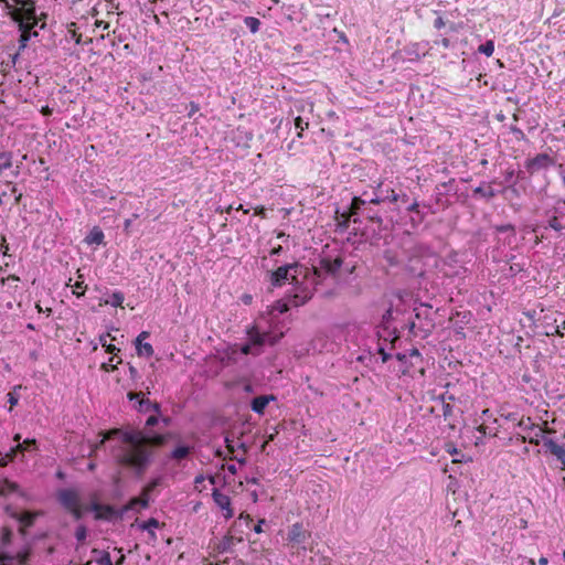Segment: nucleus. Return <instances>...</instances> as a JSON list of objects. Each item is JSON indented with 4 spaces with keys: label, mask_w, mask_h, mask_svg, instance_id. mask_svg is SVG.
<instances>
[{
    "label": "nucleus",
    "mask_w": 565,
    "mask_h": 565,
    "mask_svg": "<svg viewBox=\"0 0 565 565\" xmlns=\"http://www.w3.org/2000/svg\"><path fill=\"white\" fill-rule=\"evenodd\" d=\"M501 417H503L508 422L518 420V415L515 413H509V414L501 413Z\"/></svg>",
    "instance_id": "obj_51"
},
{
    "label": "nucleus",
    "mask_w": 565,
    "mask_h": 565,
    "mask_svg": "<svg viewBox=\"0 0 565 565\" xmlns=\"http://www.w3.org/2000/svg\"><path fill=\"white\" fill-rule=\"evenodd\" d=\"M19 486L8 479L0 480V495H4L7 492H17Z\"/></svg>",
    "instance_id": "obj_21"
},
{
    "label": "nucleus",
    "mask_w": 565,
    "mask_h": 565,
    "mask_svg": "<svg viewBox=\"0 0 565 565\" xmlns=\"http://www.w3.org/2000/svg\"><path fill=\"white\" fill-rule=\"evenodd\" d=\"M379 354L382 356V362L385 363L391 359V354L385 351L383 347H379L377 349Z\"/></svg>",
    "instance_id": "obj_46"
},
{
    "label": "nucleus",
    "mask_w": 565,
    "mask_h": 565,
    "mask_svg": "<svg viewBox=\"0 0 565 565\" xmlns=\"http://www.w3.org/2000/svg\"><path fill=\"white\" fill-rule=\"evenodd\" d=\"M160 523L157 519L154 518H150L148 521L141 523L139 525V527L142 530V531H148L150 536L152 539H156V533L151 530V529H157L159 527Z\"/></svg>",
    "instance_id": "obj_22"
},
{
    "label": "nucleus",
    "mask_w": 565,
    "mask_h": 565,
    "mask_svg": "<svg viewBox=\"0 0 565 565\" xmlns=\"http://www.w3.org/2000/svg\"><path fill=\"white\" fill-rule=\"evenodd\" d=\"M364 204H365V200H362L360 196H354L352 199L348 214L351 216L356 215L359 210L361 209V206Z\"/></svg>",
    "instance_id": "obj_25"
},
{
    "label": "nucleus",
    "mask_w": 565,
    "mask_h": 565,
    "mask_svg": "<svg viewBox=\"0 0 565 565\" xmlns=\"http://www.w3.org/2000/svg\"><path fill=\"white\" fill-rule=\"evenodd\" d=\"M473 193L475 194H480L481 196L483 198H487V199H492L495 196V191L492 189V188H482V186H477L475 190H473Z\"/></svg>",
    "instance_id": "obj_28"
},
{
    "label": "nucleus",
    "mask_w": 565,
    "mask_h": 565,
    "mask_svg": "<svg viewBox=\"0 0 565 565\" xmlns=\"http://www.w3.org/2000/svg\"><path fill=\"white\" fill-rule=\"evenodd\" d=\"M87 536V529L85 525H79L76 529L75 537L78 542H83Z\"/></svg>",
    "instance_id": "obj_35"
},
{
    "label": "nucleus",
    "mask_w": 565,
    "mask_h": 565,
    "mask_svg": "<svg viewBox=\"0 0 565 565\" xmlns=\"http://www.w3.org/2000/svg\"><path fill=\"white\" fill-rule=\"evenodd\" d=\"M11 539H12V532L10 529H3V534H2V544L3 545H8L10 544L11 542Z\"/></svg>",
    "instance_id": "obj_43"
},
{
    "label": "nucleus",
    "mask_w": 565,
    "mask_h": 565,
    "mask_svg": "<svg viewBox=\"0 0 565 565\" xmlns=\"http://www.w3.org/2000/svg\"><path fill=\"white\" fill-rule=\"evenodd\" d=\"M122 301H124L122 292L115 291L111 295L110 300H106L105 303H110L113 307H118V306H121Z\"/></svg>",
    "instance_id": "obj_29"
},
{
    "label": "nucleus",
    "mask_w": 565,
    "mask_h": 565,
    "mask_svg": "<svg viewBox=\"0 0 565 565\" xmlns=\"http://www.w3.org/2000/svg\"><path fill=\"white\" fill-rule=\"evenodd\" d=\"M131 222H132V218H127V220L125 221V223H124V231H125L126 233H128V232H129V227H130V225H131Z\"/></svg>",
    "instance_id": "obj_61"
},
{
    "label": "nucleus",
    "mask_w": 565,
    "mask_h": 565,
    "mask_svg": "<svg viewBox=\"0 0 565 565\" xmlns=\"http://www.w3.org/2000/svg\"><path fill=\"white\" fill-rule=\"evenodd\" d=\"M309 536L310 533L305 531L300 523L292 524L288 533V540L297 544L305 543Z\"/></svg>",
    "instance_id": "obj_9"
},
{
    "label": "nucleus",
    "mask_w": 565,
    "mask_h": 565,
    "mask_svg": "<svg viewBox=\"0 0 565 565\" xmlns=\"http://www.w3.org/2000/svg\"><path fill=\"white\" fill-rule=\"evenodd\" d=\"M138 411L141 413H148L150 411L159 414L160 413V404L152 403L148 398H141L138 401Z\"/></svg>",
    "instance_id": "obj_16"
},
{
    "label": "nucleus",
    "mask_w": 565,
    "mask_h": 565,
    "mask_svg": "<svg viewBox=\"0 0 565 565\" xmlns=\"http://www.w3.org/2000/svg\"><path fill=\"white\" fill-rule=\"evenodd\" d=\"M191 451V448L188 446H179L177 447L170 455L171 458L181 460L185 458Z\"/></svg>",
    "instance_id": "obj_24"
},
{
    "label": "nucleus",
    "mask_w": 565,
    "mask_h": 565,
    "mask_svg": "<svg viewBox=\"0 0 565 565\" xmlns=\"http://www.w3.org/2000/svg\"><path fill=\"white\" fill-rule=\"evenodd\" d=\"M89 510L96 512L95 519H103V514L100 513L103 510V504L94 501L90 503Z\"/></svg>",
    "instance_id": "obj_37"
},
{
    "label": "nucleus",
    "mask_w": 565,
    "mask_h": 565,
    "mask_svg": "<svg viewBox=\"0 0 565 565\" xmlns=\"http://www.w3.org/2000/svg\"><path fill=\"white\" fill-rule=\"evenodd\" d=\"M434 26H435L436 29H441V28H444V26H445V21L443 20V18H441V17H438V18L435 20V22H434Z\"/></svg>",
    "instance_id": "obj_54"
},
{
    "label": "nucleus",
    "mask_w": 565,
    "mask_h": 565,
    "mask_svg": "<svg viewBox=\"0 0 565 565\" xmlns=\"http://www.w3.org/2000/svg\"><path fill=\"white\" fill-rule=\"evenodd\" d=\"M320 264H321V267L328 274L335 275L340 270V268L343 264V260L341 257H337L334 259L323 258Z\"/></svg>",
    "instance_id": "obj_15"
},
{
    "label": "nucleus",
    "mask_w": 565,
    "mask_h": 565,
    "mask_svg": "<svg viewBox=\"0 0 565 565\" xmlns=\"http://www.w3.org/2000/svg\"><path fill=\"white\" fill-rule=\"evenodd\" d=\"M102 511H104L103 519H106V520H109L113 516L122 518L124 513L126 512V511H124V508L121 509V511H117L111 505H103Z\"/></svg>",
    "instance_id": "obj_23"
},
{
    "label": "nucleus",
    "mask_w": 565,
    "mask_h": 565,
    "mask_svg": "<svg viewBox=\"0 0 565 565\" xmlns=\"http://www.w3.org/2000/svg\"><path fill=\"white\" fill-rule=\"evenodd\" d=\"M136 505H140L141 508H148L149 495H143L142 492L141 497L131 499L129 504L124 507V511H129L130 509H134Z\"/></svg>",
    "instance_id": "obj_18"
},
{
    "label": "nucleus",
    "mask_w": 565,
    "mask_h": 565,
    "mask_svg": "<svg viewBox=\"0 0 565 565\" xmlns=\"http://www.w3.org/2000/svg\"><path fill=\"white\" fill-rule=\"evenodd\" d=\"M289 309L288 305L282 301H277L271 309V313L277 311L278 313H285Z\"/></svg>",
    "instance_id": "obj_36"
},
{
    "label": "nucleus",
    "mask_w": 565,
    "mask_h": 565,
    "mask_svg": "<svg viewBox=\"0 0 565 565\" xmlns=\"http://www.w3.org/2000/svg\"><path fill=\"white\" fill-rule=\"evenodd\" d=\"M524 315L527 317V319L533 323V326L536 328L537 324V317L540 316V312L536 310H531L527 312H524Z\"/></svg>",
    "instance_id": "obj_42"
},
{
    "label": "nucleus",
    "mask_w": 565,
    "mask_h": 565,
    "mask_svg": "<svg viewBox=\"0 0 565 565\" xmlns=\"http://www.w3.org/2000/svg\"><path fill=\"white\" fill-rule=\"evenodd\" d=\"M282 338V334H279L278 338L276 337H269L267 334V338H266V342H269L271 345L276 344L278 342L279 339Z\"/></svg>",
    "instance_id": "obj_55"
},
{
    "label": "nucleus",
    "mask_w": 565,
    "mask_h": 565,
    "mask_svg": "<svg viewBox=\"0 0 565 565\" xmlns=\"http://www.w3.org/2000/svg\"><path fill=\"white\" fill-rule=\"evenodd\" d=\"M553 164L554 160L547 153H539L534 158L529 159L525 167L530 173H534Z\"/></svg>",
    "instance_id": "obj_6"
},
{
    "label": "nucleus",
    "mask_w": 565,
    "mask_h": 565,
    "mask_svg": "<svg viewBox=\"0 0 565 565\" xmlns=\"http://www.w3.org/2000/svg\"><path fill=\"white\" fill-rule=\"evenodd\" d=\"M274 399H275L274 395H260V396L255 397L252 401L250 407H252L253 412L260 415L264 413L268 403Z\"/></svg>",
    "instance_id": "obj_13"
},
{
    "label": "nucleus",
    "mask_w": 565,
    "mask_h": 565,
    "mask_svg": "<svg viewBox=\"0 0 565 565\" xmlns=\"http://www.w3.org/2000/svg\"><path fill=\"white\" fill-rule=\"evenodd\" d=\"M19 8H13L10 3L6 7L10 10L9 15L19 24L21 31L19 39V52L26 47L31 36H36L38 32H32L33 28L39 24V19L35 12L34 0H12Z\"/></svg>",
    "instance_id": "obj_2"
},
{
    "label": "nucleus",
    "mask_w": 565,
    "mask_h": 565,
    "mask_svg": "<svg viewBox=\"0 0 565 565\" xmlns=\"http://www.w3.org/2000/svg\"><path fill=\"white\" fill-rule=\"evenodd\" d=\"M305 271L306 269L297 263L284 265L270 273V282L275 287H279L288 280L297 285L299 284L298 277L302 274L306 275Z\"/></svg>",
    "instance_id": "obj_4"
},
{
    "label": "nucleus",
    "mask_w": 565,
    "mask_h": 565,
    "mask_svg": "<svg viewBox=\"0 0 565 565\" xmlns=\"http://www.w3.org/2000/svg\"><path fill=\"white\" fill-rule=\"evenodd\" d=\"M242 300L244 303L249 305L253 300V297L248 294L243 295Z\"/></svg>",
    "instance_id": "obj_60"
},
{
    "label": "nucleus",
    "mask_w": 565,
    "mask_h": 565,
    "mask_svg": "<svg viewBox=\"0 0 565 565\" xmlns=\"http://www.w3.org/2000/svg\"><path fill=\"white\" fill-rule=\"evenodd\" d=\"M311 298L310 291H307L305 295L296 294L295 295V305H303Z\"/></svg>",
    "instance_id": "obj_34"
},
{
    "label": "nucleus",
    "mask_w": 565,
    "mask_h": 565,
    "mask_svg": "<svg viewBox=\"0 0 565 565\" xmlns=\"http://www.w3.org/2000/svg\"><path fill=\"white\" fill-rule=\"evenodd\" d=\"M351 215H349L348 213H343L342 214V220L338 223V227L341 230V231H345L348 227H349V223L351 221Z\"/></svg>",
    "instance_id": "obj_38"
},
{
    "label": "nucleus",
    "mask_w": 565,
    "mask_h": 565,
    "mask_svg": "<svg viewBox=\"0 0 565 565\" xmlns=\"http://www.w3.org/2000/svg\"><path fill=\"white\" fill-rule=\"evenodd\" d=\"M135 345H136L137 354L140 356L149 358L153 354V349L150 343H147V342L142 343L139 340H135Z\"/></svg>",
    "instance_id": "obj_19"
},
{
    "label": "nucleus",
    "mask_w": 565,
    "mask_h": 565,
    "mask_svg": "<svg viewBox=\"0 0 565 565\" xmlns=\"http://www.w3.org/2000/svg\"><path fill=\"white\" fill-rule=\"evenodd\" d=\"M548 226L555 231H562L565 228V226H563L558 218L556 216H553L550 221H548Z\"/></svg>",
    "instance_id": "obj_41"
},
{
    "label": "nucleus",
    "mask_w": 565,
    "mask_h": 565,
    "mask_svg": "<svg viewBox=\"0 0 565 565\" xmlns=\"http://www.w3.org/2000/svg\"><path fill=\"white\" fill-rule=\"evenodd\" d=\"M120 436L126 445L119 448L116 456L117 462L131 469L136 477L140 478L153 462L154 450L167 443V436L154 434L138 428H113L105 433L100 445L105 440Z\"/></svg>",
    "instance_id": "obj_1"
},
{
    "label": "nucleus",
    "mask_w": 565,
    "mask_h": 565,
    "mask_svg": "<svg viewBox=\"0 0 565 565\" xmlns=\"http://www.w3.org/2000/svg\"><path fill=\"white\" fill-rule=\"evenodd\" d=\"M212 497L216 505L225 511V519H231L234 515L233 509L231 508V499L228 495L222 493L220 490L214 489L212 492Z\"/></svg>",
    "instance_id": "obj_8"
},
{
    "label": "nucleus",
    "mask_w": 565,
    "mask_h": 565,
    "mask_svg": "<svg viewBox=\"0 0 565 565\" xmlns=\"http://www.w3.org/2000/svg\"><path fill=\"white\" fill-rule=\"evenodd\" d=\"M97 563L99 565H113L109 553L103 552L102 556L99 558H97Z\"/></svg>",
    "instance_id": "obj_40"
},
{
    "label": "nucleus",
    "mask_w": 565,
    "mask_h": 565,
    "mask_svg": "<svg viewBox=\"0 0 565 565\" xmlns=\"http://www.w3.org/2000/svg\"><path fill=\"white\" fill-rule=\"evenodd\" d=\"M282 338V334H279L278 338L276 337H269L267 334V338H266V342H269L271 345L276 344L278 342L279 339Z\"/></svg>",
    "instance_id": "obj_56"
},
{
    "label": "nucleus",
    "mask_w": 565,
    "mask_h": 565,
    "mask_svg": "<svg viewBox=\"0 0 565 565\" xmlns=\"http://www.w3.org/2000/svg\"><path fill=\"white\" fill-rule=\"evenodd\" d=\"M20 278L15 275H10L7 278L1 279V284L9 289H17Z\"/></svg>",
    "instance_id": "obj_27"
},
{
    "label": "nucleus",
    "mask_w": 565,
    "mask_h": 565,
    "mask_svg": "<svg viewBox=\"0 0 565 565\" xmlns=\"http://www.w3.org/2000/svg\"><path fill=\"white\" fill-rule=\"evenodd\" d=\"M235 540H237L238 542H242V537L235 539V537L228 536V535L224 536L223 540L217 545V551L220 553L231 552L232 545Z\"/></svg>",
    "instance_id": "obj_20"
},
{
    "label": "nucleus",
    "mask_w": 565,
    "mask_h": 565,
    "mask_svg": "<svg viewBox=\"0 0 565 565\" xmlns=\"http://www.w3.org/2000/svg\"><path fill=\"white\" fill-rule=\"evenodd\" d=\"M104 239V233L99 227H94L85 238L87 244H102Z\"/></svg>",
    "instance_id": "obj_17"
},
{
    "label": "nucleus",
    "mask_w": 565,
    "mask_h": 565,
    "mask_svg": "<svg viewBox=\"0 0 565 565\" xmlns=\"http://www.w3.org/2000/svg\"><path fill=\"white\" fill-rule=\"evenodd\" d=\"M161 478L158 477L156 479H153L150 483H148L145 488H143V495H149L158 486L161 484Z\"/></svg>",
    "instance_id": "obj_32"
},
{
    "label": "nucleus",
    "mask_w": 565,
    "mask_h": 565,
    "mask_svg": "<svg viewBox=\"0 0 565 565\" xmlns=\"http://www.w3.org/2000/svg\"><path fill=\"white\" fill-rule=\"evenodd\" d=\"M543 446L546 448L547 451L555 456L565 467V449L563 446L556 444L551 438H543Z\"/></svg>",
    "instance_id": "obj_10"
},
{
    "label": "nucleus",
    "mask_w": 565,
    "mask_h": 565,
    "mask_svg": "<svg viewBox=\"0 0 565 565\" xmlns=\"http://www.w3.org/2000/svg\"><path fill=\"white\" fill-rule=\"evenodd\" d=\"M57 500L66 510H71L74 507L79 505V497L77 492L72 489L60 490L57 493Z\"/></svg>",
    "instance_id": "obj_7"
},
{
    "label": "nucleus",
    "mask_w": 565,
    "mask_h": 565,
    "mask_svg": "<svg viewBox=\"0 0 565 565\" xmlns=\"http://www.w3.org/2000/svg\"><path fill=\"white\" fill-rule=\"evenodd\" d=\"M382 184H379L377 192L380 194H376L374 198L370 200V203L372 204H380L386 200L390 202H397L399 200V195L395 193L394 190H386L385 193L382 191Z\"/></svg>",
    "instance_id": "obj_12"
},
{
    "label": "nucleus",
    "mask_w": 565,
    "mask_h": 565,
    "mask_svg": "<svg viewBox=\"0 0 565 565\" xmlns=\"http://www.w3.org/2000/svg\"><path fill=\"white\" fill-rule=\"evenodd\" d=\"M14 559V556L12 555H9V554H0V565H9L7 564L8 562L9 563H12Z\"/></svg>",
    "instance_id": "obj_44"
},
{
    "label": "nucleus",
    "mask_w": 565,
    "mask_h": 565,
    "mask_svg": "<svg viewBox=\"0 0 565 565\" xmlns=\"http://www.w3.org/2000/svg\"><path fill=\"white\" fill-rule=\"evenodd\" d=\"M7 512L10 514L11 518L18 520L20 523H22L25 526H31L34 523L35 514L26 511L23 513H18L15 511H11L10 507H7Z\"/></svg>",
    "instance_id": "obj_14"
},
{
    "label": "nucleus",
    "mask_w": 565,
    "mask_h": 565,
    "mask_svg": "<svg viewBox=\"0 0 565 565\" xmlns=\"http://www.w3.org/2000/svg\"><path fill=\"white\" fill-rule=\"evenodd\" d=\"M225 443H226V447L228 449L230 452H234V446L232 445V441L230 440L228 437L225 438Z\"/></svg>",
    "instance_id": "obj_62"
},
{
    "label": "nucleus",
    "mask_w": 565,
    "mask_h": 565,
    "mask_svg": "<svg viewBox=\"0 0 565 565\" xmlns=\"http://www.w3.org/2000/svg\"><path fill=\"white\" fill-rule=\"evenodd\" d=\"M199 109H200L199 105L194 102H191L190 103V111L188 114V117L192 118L194 116V114L199 111Z\"/></svg>",
    "instance_id": "obj_47"
},
{
    "label": "nucleus",
    "mask_w": 565,
    "mask_h": 565,
    "mask_svg": "<svg viewBox=\"0 0 565 565\" xmlns=\"http://www.w3.org/2000/svg\"><path fill=\"white\" fill-rule=\"evenodd\" d=\"M249 342L243 344L239 349L237 345L231 348V351L226 354V358L222 360L226 362V364L235 363L237 360V354H253L259 355L262 353V348L266 343L267 333H260L256 329H252L248 332Z\"/></svg>",
    "instance_id": "obj_3"
},
{
    "label": "nucleus",
    "mask_w": 565,
    "mask_h": 565,
    "mask_svg": "<svg viewBox=\"0 0 565 565\" xmlns=\"http://www.w3.org/2000/svg\"><path fill=\"white\" fill-rule=\"evenodd\" d=\"M407 210H408L409 212L419 213V211H418V203H417V202L412 203V204L407 207Z\"/></svg>",
    "instance_id": "obj_59"
},
{
    "label": "nucleus",
    "mask_w": 565,
    "mask_h": 565,
    "mask_svg": "<svg viewBox=\"0 0 565 565\" xmlns=\"http://www.w3.org/2000/svg\"><path fill=\"white\" fill-rule=\"evenodd\" d=\"M244 22L252 33H256L259 30L260 21L257 18L246 17Z\"/></svg>",
    "instance_id": "obj_26"
},
{
    "label": "nucleus",
    "mask_w": 565,
    "mask_h": 565,
    "mask_svg": "<svg viewBox=\"0 0 565 565\" xmlns=\"http://www.w3.org/2000/svg\"><path fill=\"white\" fill-rule=\"evenodd\" d=\"M13 439L18 444H17L15 447H12L10 449V451L6 455L9 458V460H12L18 452L22 454L25 449H29L31 446H35L36 445V440L35 439H29V438L25 439L21 444L20 443V439H21V435L20 434H17Z\"/></svg>",
    "instance_id": "obj_11"
},
{
    "label": "nucleus",
    "mask_w": 565,
    "mask_h": 565,
    "mask_svg": "<svg viewBox=\"0 0 565 565\" xmlns=\"http://www.w3.org/2000/svg\"><path fill=\"white\" fill-rule=\"evenodd\" d=\"M265 522V520H260L255 526H254V532L255 533H262L263 532V523Z\"/></svg>",
    "instance_id": "obj_58"
},
{
    "label": "nucleus",
    "mask_w": 565,
    "mask_h": 565,
    "mask_svg": "<svg viewBox=\"0 0 565 565\" xmlns=\"http://www.w3.org/2000/svg\"><path fill=\"white\" fill-rule=\"evenodd\" d=\"M22 386H14L13 391L8 394V403L10 404V409L15 406L19 402V396L15 394L17 390H20Z\"/></svg>",
    "instance_id": "obj_33"
},
{
    "label": "nucleus",
    "mask_w": 565,
    "mask_h": 565,
    "mask_svg": "<svg viewBox=\"0 0 565 565\" xmlns=\"http://www.w3.org/2000/svg\"><path fill=\"white\" fill-rule=\"evenodd\" d=\"M149 337V332L148 331H142L137 338L136 340H139L142 342L143 339L148 338Z\"/></svg>",
    "instance_id": "obj_63"
},
{
    "label": "nucleus",
    "mask_w": 565,
    "mask_h": 565,
    "mask_svg": "<svg viewBox=\"0 0 565 565\" xmlns=\"http://www.w3.org/2000/svg\"><path fill=\"white\" fill-rule=\"evenodd\" d=\"M556 312H545L544 309L540 310V316L537 317L536 328L540 329L541 333L544 335H554L557 334L559 337H564V332L561 331V327L557 323L558 320L554 317Z\"/></svg>",
    "instance_id": "obj_5"
},
{
    "label": "nucleus",
    "mask_w": 565,
    "mask_h": 565,
    "mask_svg": "<svg viewBox=\"0 0 565 565\" xmlns=\"http://www.w3.org/2000/svg\"><path fill=\"white\" fill-rule=\"evenodd\" d=\"M495 228L500 233L508 232V231L514 232V226L511 224L499 225Z\"/></svg>",
    "instance_id": "obj_48"
},
{
    "label": "nucleus",
    "mask_w": 565,
    "mask_h": 565,
    "mask_svg": "<svg viewBox=\"0 0 565 565\" xmlns=\"http://www.w3.org/2000/svg\"><path fill=\"white\" fill-rule=\"evenodd\" d=\"M73 514V516L75 518V520H81L84 515L82 509L79 508V505H76L74 507L73 509L70 510Z\"/></svg>",
    "instance_id": "obj_45"
},
{
    "label": "nucleus",
    "mask_w": 565,
    "mask_h": 565,
    "mask_svg": "<svg viewBox=\"0 0 565 565\" xmlns=\"http://www.w3.org/2000/svg\"><path fill=\"white\" fill-rule=\"evenodd\" d=\"M370 220L376 222L377 224H382L383 220L379 215H370Z\"/></svg>",
    "instance_id": "obj_64"
},
{
    "label": "nucleus",
    "mask_w": 565,
    "mask_h": 565,
    "mask_svg": "<svg viewBox=\"0 0 565 565\" xmlns=\"http://www.w3.org/2000/svg\"><path fill=\"white\" fill-rule=\"evenodd\" d=\"M141 395H142V392H138V393L129 392L127 396L130 401H134V399H138Z\"/></svg>",
    "instance_id": "obj_57"
},
{
    "label": "nucleus",
    "mask_w": 565,
    "mask_h": 565,
    "mask_svg": "<svg viewBox=\"0 0 565 565\" xmlns=\"http://www.w3.org/2000/svg\"><path fill=\"white\" fill-rule=\"evenodd\" d=\"M295 126H296V128H298V129H300V130L302 131V130L305 129V127H307V126H308V124H307V122H303V119H302L301 117H299V116H298V117L295 119Z\"/></svg>",
    "instance_id": "obj_49"
},
{
    "label": "nucleus",
    "mask_w": 565,
    "mask_h": 565,
    "mask_svg": "<svg viewBox=\"0 0 565 565\" xmlns=\"http://www.w3.org/2000/svg\"><path fill=\"white\" fill-rule=\"evenodd\" d=\"M159 423V418L157 416H150L146 420V427H153Z\"/></svg>",
    "instance_id": "obj_50"
},
{
    "label": "nucleus",
    "mask_w": 565,
    "mask_h": 565,
    "mask_svg": "<svg viewBox=\"0 0 565 565\" xmlns=\"http://www.w3.org/2000/svg\"><path fill=\"white\" fill-rule=\"evenodd\" d=\"M480 53H483L487 56H491L494 51V44L493 41H487L486 43L481 44L478 49Z\"/></svg>",
    "instance_id": "obj_30"
},
{
    "label": "nucleus",
    "mask_w": 565,
    "mask_h": 565,
    "mask_svg": "<svg viewBox=\"0 0 565 565\" xmlns=\"http://www.w3.org/2000/svg\"><path fill=\"white\" fill-rule=\"evenodd\" d=\"M11 167V154L8 152H0V172Z\"/></svg>",
    "instance_id": "obj_31"
},
{
    "label": "nucleus",
    "mask_w": 565,
    "mask_h": 565,
    "mask_svg": "<svg viewBox=\"0 0 565 565\" xmlns=\"http://www.w3.org/2000/svg\"><path fill=\"white\" fill-rule=\"evenodd\" d=\"M17 556L21 564H26V562L29 561V557H30V553L29 552L19 553Z\"/></svg>",
    "instance_id": "obj_52"
},
{
    "label": "nucleus",
    "mask_w": 565,
    "mask_h": 565,
    "mask_svg": "<svg viewBox=\"0 0 565 565\" xmlns=\"http://www.w3.org/2000/svg\"><path fill=\"white\" fill-rule=\"evenodd\" d=\"M392 316H393V311H392V309L390 308V309H387V310L385 311V313L383 315V317H382V322H383V323H387V322L392 319Z\"/></svg>",
    "instance_id": "obj_53"
},
{
    "label": "nucleus",
    "mask_w": 565,
    "mask_h": 565,
    "mask_svg": "<svg viewBox=\"0 0 565 565\" xmlns=\"http://www.w3.org/2000/svg\"><path fill=\"white\" fill-rule=\"evenodd\" d=\"M440 399L443 401V414H444V417H449L451 414H452V406L449 404V403H445V395H441L440 396Z\"/></svg>",
    "instance_id": "obj_39"
}]
</instances>
